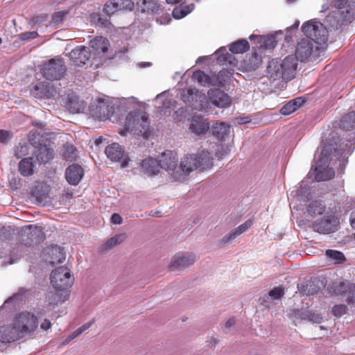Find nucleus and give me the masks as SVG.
<instances>
[{
	"instance_id": "obj_1",
	"label": "nucleus",
	"mask_w": 355,
	"mask_h": 355,
	"mask_svg": "<svg viewBox=\"0 0 355 355\" xmlns=\"http://www.w3.org/2000/svg\"><path fill=\"white\" fill-rule=\"evenodd\" d=\"M297 67V58L294 55H289L284 59H273L268 64L267 78L275 85H280L295 78Z\"/></svg>"
},
{
	"instance_id": "obj_2",
	"label": "nucleus",
	"mask_w": 355,
	"mask_h": 355,
	"mask_svg": "<svg viewBox=\"0 0 355 355\" xmlns=\"http://www.w3.org/2000/svg\"><path fill=\"white\" fill-rule=\"evenodd\" d=\"M162 162L165 171L175 180H181L184 178V175L198 169L197 164L195 162L194 154L184 156L182 159L180 164H178L177 154L169 151L167 153V155H164V159Z\"/></svg>"
},
{
	"instance_id": "obj_3",
	"label": "nucleus",
	"mask_w": 355,
	"mask_h": 355,
	"mask_svg": "<svg viewBox=\"0 0 355 355\" xmlns=\"http://www.w3.org/2000/svg\"><path fill=\"white\" fill-rule=\"evenodd\" d=\"M335 10L326 17V22L333 28L338 29L345 22H350L354 17L355 8L353 0H336Z\"/></svg>"
},
{
	"instance_id": "obj_4",
	"label": "nucleus",
	"mask_w": 355,
	"mask_h": 355,
	"mask_svg": "<svg viewBox=\"0 0 355 355\" xmlns=\"http://www.w3.org/2000/svg\"><path fill=\"white\" fill-rule=\"evenodd\" d=\"M334 150L337 156L339 150H336L331 144H325L320 152V154L315 157L314 175L315 179L320 181H327L334 178V170L329 167L331 155Z\"/></svg>"
},
{
	"instance_id": "obj_5",
	"label": "nucleus",
	"mask_w": 355,
	"mask_h": 355,
	"mask_svg": "<svg viewBox=\"0 0 355 355\" xmlns=\"http://www.w3.org/2000/svg\"><path fill=\"white\" fill-rule=\"evenodd\" d=\"M150 122L148 115L141 111L130 112L125 119V128L120 131L122 136L128 132L147 138L149 135Z\"/></svg>"
},
{
	"instance_id": "obj_6",
	"label": "nucleus",
	"mask_w": 355,
	"mask_h": 355,
	"mask_svg": "<svg viewBox=\"0 0 355 355\" xmlns=\"http://www.w3.org/2000/svg\"><path fill=\"white\" fill-rule=\"evenodd\" d=\"M21 338L33 333L37 326V317L28 311H23L17 314L12 322Z\"/></svg>"
},
{
	"instance_id": "obj_7",
	"label": "nucleus",
	"mask_w": 355,
	"mask_h": 355,
	"mask_svg": "<svg viewBox=\"0 0 355 355\" xmlns=\"http://www.w3.org/2000/svg\"><path fill=\"white\" fill-rule=\"evenodd\" d=\"M302 31L316 44L325 43L328 39V31L321 22L311 19L303 24Z\"/></svg>"
},
{
	"instance_id": "obj_8",
	"label": "nucleus",
	"mask_w": 355,
	"mask_h": 355,
	"mask_svg": "<svg viewBox=\"0 0 355 355\" xmlns=\"http://www.w3.org/2000/svg\"><path fill=\"white\" fill-rule=\"evenodd\" d=\"M29 141L35 148L34 154L39 162L46 163L53 159V150L46 144L47 139L44 142V136L40 132L33 133L30 136Z\"/></svg>"
},
{
	"instance_id": "obj_9",
	"label": "nucleus",
	"mask_w": 355,
	"mask_h": 355,
	"mask_svg": "<svg viewBox=\"0 0 355 355\" xmlns=\"http://www.w3.org/2000/svg\"><path fill=\"white\" fill-rule=\"evenodd\" d=\"M340 224L339 218L334 214L327 213L315 220L311 225L312 230L320 234H329L336 232Z\"/></svg>"
},
{
	"instance_id": "obj_10",
	"label": "nucleus",
	"mask_w": 355,
	"mask_h": 355,
	"mask_svg": "<svg viewBox=\"0 0 355 355\" xmlns=\"http://www.w3.org/2000/svg\"><path fill=\"white\" fill-rule=\"evenodd\" d=\"M50 279L52 286L56 291L68 290L74 281L69 269L64 266L55 268L51 272Z\"/></svg>"
},
{
	"instance_id": "obj_11",
	"label": "nucleus",
	"mask_w": 355,
	"mask_h": 355,
	"mask_svg": "<svg viewBox=\"0 0 355 355\" xmlns=\"http://www.w3.org/2000/svg\"><path fill=\"white\" fill-rule=\"evenodd\" d=\"M66 70L64 60L55 58L44 64L42 73L46 80H60L64 76Z\"/></svg>"
},
{
	"instance_id": "obj_12",
	"label": "nucleus",
	"mask_w": 355,
	"mask_h": 355,
	"mask_svg": "<svg viewBox=\"0 0 355 355\" xmlns=\"http://www.w3.org/2000/svg\"><path fill=\"white\" fill-rule=\"evenodd\" d=\"M311 188L308 182L305 180L302 181L299 186L293 190L290 193L291 202L290 206L297 202L307 203L311 201Z\"/></svg>"
},
{
	"instance_id": "obj_13",
	"label": "nucleus",
	"mask_w": 355,
	"mask_h": 355,
	"mask_svg": "<svg viewBox=\"0 0 355 355\" xmlns=\"http://www.w3.org/2000/svg\"><path fill=\"white\" fill-rule=\"evenodd\" d=\"M318 46L314 44L313 42L309 39L301 40L296 46V51L295 55L297 60H300L301 62L307 60L313 53L317 51Z\"/></svg>"
},
{
	"instance_id": "obj_14",
	"label": "nucleus",
	"mask_w": 355,
	"mask_h": 355,
	"mask_svg": "<svg viewBox=\"0 0 355 355\" xmlns=\"http://www.w3.org/2000/svg\"><path fill=\"white\" fill-rule=\"evenodd\" d=\"M22 241L26 245L38 243L43 240L44 235L40 227L35 225H28L21 230Z\"/></svg>"
},
{
	"instance_id": "obj_15",
	"label": "nucleus",
	"mask_w": 355,
	"mask_h": 355,
	"mask_svg": "<svg viewBox=\"0 0 355 355\" xmlns=\"http://www.w3.org/2000/svg\"><path fill=\"white\" fill-rule=\"evenodd\" d=\"M105 153L113 162H121L123 168L128 166L129 158L124 154L122 147L117 143H112L106 147Z\"/></svg>"
},
{
	"instance_id": "obj_16",
	"label": "nucleus",
	"mask_w": 355,
	"mask_h": 355,
	"mask_svg": "<svg viewBox=\"0 0 355 355\" xmlns=\"http://www.w3.org/2000/svg\"><path fill=\"white\" fill-rule=\"evenodd\" d=\"M167 155V153H162L159 159L157 161L152 157H148L141 162V168L143 172L148 176H152L157 174L160 168L165 170L162 166V160L164 159V155Z\"/></svg>"
},
{
	"instance_id": "obj_17",
	"label": "nucleus",
	"mask_w": 355,
	"mask_h": 355,
	"mask_svg": "<svg viewBox=\"0 0 355 355\" xmlns=\"http://www.w3.org/2000/svg\"><path fill=\"white\" fill-rule=\"evenodd\" d=\"M92 51L85 46H77L69 53V58L74 65L82 67L89 60Z\"/></svg>"
},
{
	"instance_id": "obj_18",
	"label": "nucleus",
	"mask_w": 355,
	"mask_h": 355,
	"mask_svg": "<svg viewBox=\"0 0 355 355\" xmlns=\"http://www.w3.org/2000/svg\"><path fill=\"white\" fill-rule=\"evenodd\" d=\"M324 287V280L314 278L305 284L297 285L298 291L302 295H311L318 293Z\"/></svg>"
},
{
	"instance_id": "obj_19",
	"label": "nucleus",
	"mask_w": 355,
	"mask_h": 355,
	"mask_svg": "<svg viewBox=\"0 0 355 355\" xmlns=\"http://www.w3.org/2000/svg\"><path fill=\"white\" fill-rule=\"evenodd\" d=\"M194 261L195 256L193 254H180L173 257L170 267L172 270H180L192 265Z\"/></svg>"
},
{
	"instance_id": "obj_20",
	"label": "nucleus",
	"mask_w": 355,
	"mask_h": 355,
	"mask_svg": "<svg viewBox=\"0 0 355 355\" xmlns=\"http://www.w3.org/2000/svg\"><path fill=\"white\" fill-rule=\"evenodd\" d=\"M250 40L252 42L256 44V46L252 47L253 49H269L274 48L276 45L275 37L273 35H252L250 36Z\"/></svg>"
},
{
	"instance_id": "obj_21",
	"label": "nucleus",
	"mask_w": 355,
	"mask_h": 355,
	"mask_svg": "<svg viewBox=\"0 0 355 355\" xmlns=\"http://www.w3.org/2000/svg\"><path fill=\"white\" fill-rule=\"evenodd\" d=\"M305 214L311 218H315L321 216L325 212L326 205L324 202L320 199L311 200L305 204Z\"/></svg>"
},
{
	"instance_id": "obj_22",
	"label": "nucleus",
	"mask_w": 355,
	"mask_h": 355,
	"mask_svg": "<svg viewBox=\"0 0 355 355\" xmlns=\"http://www.w3.org/2000/svg\"><path fill=\"white\" fill-rule=\"evenodd\" d=\"M83 175V169L76 164L70 165L65 171L66 180L71 185H77L82 180Z\"/></svg>"
},
{
	"instance_id": "obj_23",
	"label": "nucleus",
	"mask_w": 355,
	"mask_h": 355,
	"mask_svg": "<svg viewBox=\"0 0 355 355\" xmlns=\"http://www.w3.org/2000/svg\"><path fill=\"white\" fill-rule=\"evenodd\" d=\"M210 101L218 107H227L230 105V97L223 91L216 89L209 93Z\"/></svg>"
},
{
	"instance_id": "obj_24",
	"label": "nucleus",
	"mask_w": 355,
	"mask_h": 355,
	"mask_svg": "<svg viewBox=\"0 0 355 355\" xmlns=\"http://www.w3.org/2000/svg\"><path fill=\"white\" fill-rule=\"evenodd\" d=\"M13 324L0 327V341L2 343H12L21 339Z\"/></svg>"
},
{
	"instance_id": "obj_25",
	"label": "nucleus",
	"mask_w": 355,
	"mask_h": 355,
	"mask_svg": "<svg viewBox=\"0 0 355 355\" xmlns=\"http://www.w3.org/2000/svg\"><path fill=\"white\" fill-rule=\"evenodd\" d=\"M92 114L96 119L103 121L110 118L109 106L103 101H99L95 105H92Z\"/></svg>"
},
{
	"instance_id": "obj_26",
	"label": "nucleus",
	"mask_w": 355,
	"mask_h": 355,
	"mask_svg": "<svg viewBox=\"0 0 355 355\" xmlns=\"http://www.w3.org/2000/svg\"><path fill=\"white\" fill-rule=\"evenodd\" d=\"M209 128V123L200 116H193L189 125L191 132L197 135L205 134Z\"/></svg>"
},
{
	"instance_id": "obj_27",
	"label": "nucleus",
	"mask_w": 355,
	"mask_h": 355,
	"mask_svg": "<svg viewBox=\"0 0 355 355\" xmlns=\"http://www.w3.org/2000/svg\"><path fill=\"white\" fill-rule=\"evenodd\" d=\"M195 162L197 168L201 171L209 168L212 165V157L208 151L202 150L200 153L194 154Z\"/></svg>"
},
{
	"instance_id": "obj_28",
	"label": "nucleus",
	"mask_w": 355,
	"mask_h": 355,
	"mask_svg": "<svg viewBox=\"0 0 355 355\" xmlns=\"http://www.w3.org/2000/svg\"><path fill=\"white\" fill-rule=\"evenodd\" d=\"M109 41L107 38L103 37H96L94 40L90 41V47L94 54L99 55L101 53H105L108 50Z\"/></svg>"
},
{
	"instance_id": "obj_29",
	"label": "nucleus",
	"mask_w": 355,
	"mask_h": 355,
	"mask_svg": "<svg viewBox=\"0 0 355 355\" xmlns=\"http://www.w3.org/2000/svg\"><path fill=\"white\" fill-rule=\"evenodd\" d=\"M24 293V291L21 288L17 293L8 298L1 306L0 313L5 309H8L9 312H10L12 309H15L16 306L23 300Z\"/></svg>"
},
{
	"instance_id": "obj_30",
	"label": "nucleus",
	"mask_w": 355,
	"mask_h": 355,
	"mask_svg": "<svg viewBox=\"0 0 355 355\" xmlns=\"http://www.w3.org/2000/svg\"><path fill=\"white\" fill-rule=\"evenodd\" d=\"M154 101L155 106L162 110L174 107L172 99L168 98V93L166 91L157 94Z\"/></svg>"
},
{
	"instance_id": "obj_31",
	"label": "nucleus",
	"mask_w": 355,
	"mask_h": 355,
	"mask_svg": "<svg viewBox=\"0 0 355 355\" xmlns=\"http://www.w3.org/2000/svg\"><path fill=\"white\" fill-rule=\"evenodd\" d=\"M354 287L355 285L349 282H336L330 286V290L336 295H342L347 292H351Z\"/></svg>"
},
{
	"instance_id": "obj_32",
	"label": "nucleus",
	"mask_w": 355,
	"mask_h": 355,
	"mask_svg": "<svg viewBox=\"0 0 355 355\" xmlns=\"http://www.w3.org/2000/svg\"><path fill=\"white\" fill-rule=\"evenodd\" d=\"M192 96L195 97V101L196 102H201L206 99V96L195 88L187 89L182 93V99L186 104H189V103L191 102Z\"/></svg>"
},
{
	"instance_id": "obj_33",
	"label": "nucleus",
	"mask_w": 355,
	"mask_h": 355,
	"mask_svg": "<svg viewBox=\"0 0 355 355\" xmlns=\"http://www.w3.org/2000/svg\"><path fill=\"white\" fill-rule=\"evenodd\" d=\"M192 80L202 86L216 85L215 80L200 70L193 72Z\"/></svg>"
},
{
	"instance_id": "obj_34",
	"label": "nucleus",
	"mask_w": 355,
	"mask_h": 355,
	"mask_svg": "<svg viewBox=\"0 0 355 355\" xmlns=\"http://www.w3.org/2000/svg\"><path fill=\"white\" fill-rule=\"evenodd\" d=\"M261 62L262 60L261 55L255 51V49H253V52L251 55L244 60V66L247 70H255L259 67L261 64Z\"/></svg>"
},
{
	"instance_id": "obj_35",
	"label": "nucleus",
	"mask_w": 355,
	"mask_h": 355,
	"mask_svg": "<svg viewBox=\"0 0 355 355\" xmlns=\"http://www.w3.org/2000/svg\"><path fill=\"white\" fill-rule=\"evenodd\" d=\"M48 83H39L35 85L33 93V95L38 98H50L53 96V92H51L49 88Z\"/></svg>"
},
{
	"instance_id": "obj_36",
	"label": "nucleus",
	"mask_w": 355,
	"mask_h": 355,
	"mask_svg": "<svg viewBox=\"0 0 355 355\" xmlns=\"http://www.w3.org/2000/svg\"><path fill=\"white\" fill-rule=\"evenodd\" d=\"M195 6L193 3L186 4L182 3L180 6L175 8L173 10V17L175 19H180L184 17L189 14L194 9Z\"/></svg>"
},
{
	"instance_id": "obj_37",
	"label": "nucleus",
	"mask_w": 355,
	"mask_h": 355,
	"mask_svg": "<svg viewBox=\"0 0 355 355\" xmlns=\"http://www.w3.org/2000/svg\"><path fill=\"white\" fill-rule=\"evenodd\" d=\"M340 128L349 131L355 128V111H352L342 117L340 121Z\"/></svg>"
},
{
	"instance_id": "obj_38",
	"label": "nucleus",
	"mask_w": 355,
	"mask_h": 355,
	"mask_svg": "<svg viewBox=\"0 0 355 355\" xmlns=\"http://www.w3.org/2000/svg\"><path fill=\"white\" fill-rule=\"evenodd\" d=\"M230 130V126L225 123H216L211 127L212 135L218 139H223Z\"/></svg>"
},
{
	"instance_id": "obj_39",
	"label": "nucleus",
	"mask_w": 355,
	"mask_h": 355,
	"mask_svg": "<svg viewBox=\"0 0 355 355\" xmlns=\"http://www.w3.org/2000/svg\"><path fill=\"white\" fill-rule=\"evenodd\" d=\"M48 253L52 256L51 260L48 261L52 265L62 263L66 259L65 254L63 252L62 249L58 246L49 249Z\"/></svg>"
},
{
	"instance_id": "obj_40",
	"label": "nucleus",
	"mask_w": 355,
	"mask_h": 355,
	"mask_svg": "<svg viewBox=\"0 0 355 355\" xmlns=\"http://www.w3.org/2000/svg\"><path fill=\"white\" fill-rule=\"evenodd\" d=\"M19 171L24 176H29L33 173V162L32 157L24 158L19 163Z\"/></svg>"
},
{
	"instance_id": "obj_41",
	"label": "nucleus",
	"mask_w": 355,
	"mask_h": 355,
	"mask_svg": "<svg viewBox=\"0 0 355 355\" xmlns=\"http://www.w3.org/2000/svg\"><path fill=\"white\" fill-rule=\"evenodd\" d=\"M250 44L246 40H239L230 46V51L233 53H243L248 51Z\"/></svg>"
},
{
	"instance_id": "obj_42",
	"label": "nucleus",
	"mask_w": 355,
	"mask_h": 355,
	"mask_svg": "<svg viewBox=\"0 0 355 355\" xmlns=\"http://www.w3.org/2000/svg\"><path fill=\"white\" fill-rule=\"evenodd\" d=\"M52 300L49 304L54 307L55 305L61 304L69 299L68 290L57 291L51 295Z\"/></svg>"
},
{
	"instance_id": "obj_43",
	"label": "nucleus",
	"mask_w": 355,
	"mask_h": 355,
	"mask_svg": "<svg viewBox=\"0 0 355 355\" xmlns=\"http://www.w3.org/2000/svg\"><path fill=\"white\" fill-rule=\"evenodd\" d=\"M141 2L144 5L143 10L144 12L159 13L161 8L157 0H142Z\"/></svg>"
},
{
	"instance_id": "obj_44",
	"label": "nucleus",
	"mask_w": 355,
	"mask_h": 355,
	"mask_svg": "<svg viewBox=\"0 0 355 355\" xmlns=\"http://www.w3.org/2000/svg\"><path fill=\"white\" fill-rule=\"evenodd\" d=\"M232 73L228 70L224 69L218 72L216 78H212L215 80L216 85H223L230 79Z\"/></svg>"
},
{
	"instance_id": "obj_45",
	"label": "nucleus",
	"mask_w": 355,
	"mask_h": 355,
	"mask_svg": "<svg viewBox=\"0 0 355 355\" xmlns=\"http://www.w3.org/2000/svg\"><path fill=\"white\" fill-rule=\"evenodd\" d=\"M311 311L306 309H295L291 313V317L294 320H309Z\"/></svg>"
},
{
	"instance_id": "obj_46",
	"label": "nucleus",
	"mask_w": 355,
	"mask_h": 355,
	"mask_svg": "<svg viewBox=\"0 0 355 355\" xmlns=\"http://www.w3.org/2000/svg\"><path fill=\"white\" fill-rule=\"evenodd\" d=\"M325 254L331 261H334V263H340L345 260L344 254L338 250H327L326 251Z\"/></svg>"
},
{
	"instance_id": "obj_47",
	"label": "nucleus",
	"mask_w": 355,
	"mask_h": 355,
	"mask_svg": "<svg viewBox=\"0 0 355 355\" xmlns=\"http://www.w3.org/2000/svg\"><path fill=\"white\" fill-rule=\"evenodd\" d=\"M125 239L124 234H118L116 235L110 239H108L106 243H105L104 248L106 250H109L112 248L113 247L116 246V245L121 243L123 242V241Z\"/></svg>"
},
{
	"instance_id": "obj_48",
	"label": "nucleus",
	"mask_w": 355,
	"mask_h": 355,
	"mask_svg": "<svg viewBox=\"0 0 355 355\" xmlns=\"http://www.w3.org/2000/svg\"><path fill=\"white\" fill-rule=\"evenodd\" d=\"M114 3L119 8V10H132L135 7V3L132 0H116Z\"/></svg>"
},
{
	"instance_id": "obj_49",
	"label": "nucleus",
	"mask_w": 355,
	"mask_h": 355,
	"mask_svg": "<svg viewBox=\"0 0 355 355\" xmlns=\"http://www.w3.org/2000/svg\"><path fill=\"white\" fill-rule=\"evenodd\" d=\"M116 0H112L110 1H107L103 8V12L108 15H113L115 12L119 10V8L116 7L114 3Z\"/></svg>"
},
{
	"instance_id": "obj_50",
	"label": "nucleus",
	"mask_w": 355,
	"mask_h": 355,
	"mask_svg": "<svg viewBox=\"0 0 355 355\" xmlns=\"http://www.w3.org/2000/svg\"><path fill=\"white\" fill-rule=\"evenodd\" d=\"M207 98L205 101H202L201 102H196L195 101V97L192 96L191 98V102L189 103V105H190L193 110L202 111L205 108Z\"/></svg>"
},
{
	"instance_id": "obj_51",
	"label": "nucleus",
	"mask_w": 355,
	"mask_h": 355,
	"mask_svg": "<svg viewBox=\"0 0 355 355\" xmlns=\"http://www.w3.org/2000/svg\"><path fill=\"white\" fill-rule=\"evenodd\" d=\"M241 233H239L237 227L232 230L229 234L224 236L222 239V243L224 244L230 243L232 242L237 236L241 235Z\"/></svg>"
},
{
	"instance_id": "obj_52",
	"label": "nucleus",
	"mask_w": 355,
	"mask_h": 355,
	"mask_svg": "<svg viewBox=\"0 0 355 355\" xmlns=\"http://www.w3.org/2000/svg\"><path fill=\"white\" fill-rule=\"evenodd\" d=\"M28 153V146L26 144H19L16 146L14 153L17 158H20L25 156Z\"/></svg>"
},
{
	"instance_id": "obj_53",
	"label": "nucleus",
	"mask_w": 355,
	"mask_h": 355,
	"mask_svg": "<svg viewBox=\"0 0 355 355\" xmlns=\"http://www.w3.org/2000/svg\"><path fill=\"white\" fill-rule=\"evenodd\" d=\"M64 156L67 159H73L76 157V148L71 144H66L64 146Z\"/></svg>"
},
{
	"instance_id": "obj_54",
	"label": "nucleus",
	"mask_w": 355,
	"mask_h": 355,
	"mask_svg": "<svg viewBox=\"0 0 355 355\" xmlns=\"http://www.w3.org/2000/svg\"><path fill=\"white\" fill-rule=\"evenodd\" d=\"M216 53L219 54L217 60L218 62H223L228 60L229 58H232V55L226 52L225 47H220L217 50Z\"/></svg>"
},
{
	"instance_id": "obj_55",
	"label": "nucleus",
	"mask_w": 355,
	"mask_h": 355,
	"mask_svg": "<svg viewBox=\"0 0 355 355\" xmlns=\"http://www.w3.org/2000/svg\"><path fill=\"white\" fill-rule=\"evenodd\" d=\"M347 311V306L345 304L335 305L332 309V313L337 318L343 315Z\"/></svg>"
},
{
	"instance_id": "obj_56",
	"label": "nucleus",
	"mask_w": 355,
	"mask_h": 355,
	"mask_svg": "<svg viewBox=\"0 0 355 355\" xmlns=\"http://www.w3.org/2000/svg\"><path fill=\"white\" fill-rule=\"evenodd\" d=\"M297 110L296 107L291 101L286 103L280 110V113L283 115H288Z\"/></svg>"
},
{
	"instance_id": "obj_57",
	"label": "nucleus",
	"mask_w": 355,
	"mask_h": 355,
	"mask_svg": "<svg viewBox=\"0 0 355 355\" xmlns=\"http://www.w3.org/2000/svg\"><path fill=\"white\" fill-rule=\"evenodd\" d=\"M284 294V291L281 287H275L269 292V296L272 300H279Z\"/></svg>"
},
{
	"instance_id": "obj_58",
	"label": "nucleus",
	"mask_w": 355,
	"mask_h": 355,
	"mask_svg": "<svg viewBox=\"0 0 355 355\" xmlns=\"http://www.w3.org/2000/svg\"><path fill=\"white\" fill-rule=\"evenodd\" d=\"M37 35H38L37 32L31 31V32H25V33H21L19 35V37L22 40H28L35 38Z\"/></svg>"
},
{
	"instance_id": "obj_59",
	"label": "nucleus",
	"mask_w": 355,
	"mask_h": 355,
	"mask_svg": "<svg viewBox=\"0 0 355 355\" xmlns=\"http://www.w3.org/2000/svg\"><path fill=\"white\" fill-rule=\"evenodd\" d=\"M66 15H67V12H65L64 11L57 12L53 15V20L54 23H55V24L60 23L66 17Z\"/></svg>"
},
{
	"instance_id": "obj_60",
	"label": "nucleus",
	"mask_w": 355,
	"mask_h": 355,
	"mask_svg": "<svg viewBox=\"0 0 355 355\" xmlns=\"http://www.w3.org/2000/svg\"><path fill=\"white\" fill-rule=\"evenodd\" d=\"M230 150L227 146L220 145L218 148L216 155L219 158H223V157L226 155Z\"/></svg>"
},
{
	"instance_id": "obj_61",
	"label": "nucleus",
	"mask_w": 355,
	"mask_h": 355,
	"mask_svg": "<svg viewBox=\"0 0 355 355\" xmlns=\"http://www.w3.org/2000/svg\"><path fill=\"white\" fill-rule=\"evenodd\" d=\"M252 225V220L249 219L246 220L244 223L239 225L237 229L239 233L243 234L246 232Z\"/></svg>"
},
{
	"instance_id": "obj_62",
	"label": "nucleus",
	"mask_w": 355,
	"mask_h": 355,
	"mask_svg": "<svg viewBox=\"0 0 355 355\" xmlns=\"http://www.w3.org/2000/svg\"><path fill=\"white\" fill-rule=\"evenodd\" d=\"M252 225V220L249 219L246 220L244 223L239 225L237 229L239 233L243 234L246 232Z\"/></svg>"
},
{
	"instance_id": "obj_63",
	"label": "nucleus",
	"mask_w": 355,
	"mask_h": 355,
	"mask_svg": "<svg viewBox=\"0 0 355 355\" xmlns=\"http://www.w3.org/2000/svg\"><path fill=\"white\" fill-rule=\"evenodd\" d=\"M252 225V220L249 219L246 220L244 223L239 225L237 229L239 233L243 234L246 232Z\"/></svg>"
},
{
	"instance_id": "obj_64",
	"label": "nucleus",
	"mask_w": 355,
	"mask_h": 355,
	"mask_svg": "<svg viewBox=\"0 0 355 355\" xmlns=\"http://www.w3.org/2000/svg\"><path fill=\"white\" fill-rule=\"evenodd\" d=\"M309 321L320 324L322 321V317L320 314L311 311Z\"/></svg>"
}]
</instances>
